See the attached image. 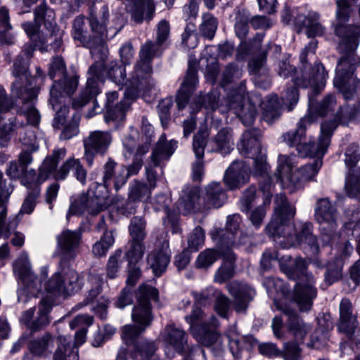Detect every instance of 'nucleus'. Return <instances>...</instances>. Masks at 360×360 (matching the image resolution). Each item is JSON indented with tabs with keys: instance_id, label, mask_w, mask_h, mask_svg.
Instances as JSON below:
<instances>
[{
	"instance_id": "nucleus-1",
	"label": "nucleus",
	"mask_w": 360,
	"mask_h": 360,
	"mask_svg": "<svg viewBox=\"0 0 360 360\" xmlns=\"http://www.w3.org/2000/svg\"><path fill=\"white\" fill-rule=\"evenodd\" d=\"M34 14V22H26L22 24V29L33 45L25 44L20 54L15 60L12 72L15 80L11 86V96L22 98V111L31 125L39 124L40 115L32 105L37 93L34 88L31 87L32 83L28 73V61L34 54L33 46L41 52L49 50L48 41L53 37L56 28L55 13L53 10L48 8L45 3L38 6Z\"/></svg>"
},
{
	"instance_id": "nucleus-2",
	"label": "nucleus",
	"mask_w": 360,
	"mask_h": 360,
	"mask_svg": "<svg viewBox=\"0 0 360 360\" xmlns=\"http://www.w3.org/2000/svg\"><path fill=\"white\" fill-rule=\"evenodd\" d=\"M336 24L335 32L340 39L338 50L345 53L338 61L335 77L333 80L336 87L345 100L352 98L360 91V80L354 76V51L359 45L360 26L345 25L351 13V4L349 0H338Z\"/></svg>"
},
{
	"instance_id": "nucleus-3",
	"label": "nucleus",
	"mask_w": 360,
	"mask_h": 360,
	"mask_svg": "<svg viewBox=\"0 0 360 360\" xmlns=\"http://www.w3.org/2000/svg\"><path fill=\"white\" fill-rule=\"evenodd\" d=\"M274 260H279L281 269L288 276L292 278H299V281L294 287L292 299L300 311L310 310L317 290L314 287V277L305 272L307 262L301 257L292 259L288 255L280 258L278 252L268 250L263 253L261 264L264 269H269L271 266V262Z\"/></svg>"
},
{
	"instance_id": "nucleus-4",
	"label": "nucleus",
	"mask_w": 360,
	"mask_h": 360,
	"mask_svg": "<svg viewBox=\"0 0 360 360\" xmlns=\"http://www.w3.org/2000/svg\"><path fill=\"white\" fill-rule=\"evenodd\" d=\"M295 214V208L290 205L284 195H278L275 198L274 214L266 226V233L272 236L286 238L288 244L285 247L295 245H307L313 255L319 252V245L316 237L312 234L311 223H301L297 226V233H289L292 226L288 223Z\"/></svg>"
},
{
	"instance_id": "nucleus-5",
	"label": "nucleus",
	"mask_w": 360,
	"mask_h": 360,
	"mask_svg": "<svg viewBox=\"0 0 360 360\" xmlns=\"http://www.w3.org/2000/svg\"><path fill=\"white\" fill-rule=\"evenodd\" d=\"M314 122L311 113L300 119L297 127L283 134V142L291 147H295L298 153L303 157H323L327 152L330 137L336 129L335 123H322L321 134L317 143L307 142L306 130Z\"/></svg>"
},
{
	"instance_id": "nucleus-6",
	"label": "nucleus",
	"mask_w": 360,
	"mask_h": 360,
	"mask_svg": "<svg viewBox=\"0 0 360 360\" xmlns=\"http://www.w3.org/2000/svg\"><path fill=\"white\" fill-rule=\"evenodd\" d=\"M67 150L65 148H56L50 156L46 158L41 166L39 167L38 175L34 169L29 170L23 182L25 184L34 182H44L51 174L57 181H62L67 178L70 171H72L77 181L82 185L86 184V170L81 163L79 159L73 157L67 159L63 165L56 169L59 161L63 160L66 155Z\"/></svg>"
},
{
	"instance_id": "nucleus-7",
	"label": "nucleus",
	"mask_w": 360,
	"mask_h": 360,
	"mask_svg": "<svg viewBox=\"0 0 360 360\" xmlns=\"http://www.w3.org/2000/svg\"><path fill=\"white\" fill-rule=\"evenodd\" d=\"M219 94L217 91H211L205 96H199L195 98L191 103L192 112L198 111L204 108L208 111H214L219 108L221 113L227 110H233V112L240 119L243 124L251 125L253 124L257 115V108L255 103V99L260 101L256 96L251 98H245L239 93H236L229 96L226 101V106L223 104L219 105Z\"/></svg>"
},
{
	"instance_id": "nucleus-8",
	"label": "nucleus",
	"mask_w": 360,
	"mask_h": 360,
	"mask_svg": "<svg viewBox=\"0 0 360 360\" xmlns=\"http://www.w3.org/2000/svg\"><path fill=\"white\" fill-rule=\"evenodd\" d=\"M102 12L103 17L101 22L98 21L93 11L89 14V25L92 32L95 35L92 39L86 34L84 16L79 15L77 17L73 22L72 35L74 40L79 45L89 48L91 50V54L96 53L98 47L103 49L105 48L104 41L106 39L113 38L123 26V20L119 17L116 20L115 27H110L108 30H106L105 22L108 17V11L105 6L103 7Z\"/></svg>"
},
{
	"instance_id": "nucleus-9",
	"label": "nucleus",
	"mask_w": 360,
	"mask_h": 360,
	"mask_svg": "<svg viewBox=\"0 0 360 360\" xmlns=\"http://www.w3.org/2000/svg\"><path fill=\"white\" fill-rule=\"evenodd\" d=\"M316 46L317 41L312 39L301 53L300 60L303 64V70L300 74L295 72V68L289 63L281 62L279 64L278 75L284 78L292 76L295 85L301 88L311 89L314 93L318 92L325 86L328 74L321 63H316L312 67L307 63V56H313Z\"/></svg>"
},
{
	"instance_id": "nucleus-10",
	"label": "nucleus",
	"mask_w": 360,
	"mask_h": 360,
	"mask_svg": "<svg viewBox=\"0 0 360 360\" xmlns=\"http://www.w3.org/2000/svg\"><path fill=\"white\" fill-rule=\"evenodd\" d=\"M116 163L110 158L104 165L103 185L94 183L86 193H82L70 205L67 217L85 212L95 215L107 207V188L114 178Z\"/></svg>"
},
{
	"instance_id": "nucleus-11",
	"label": "nucleus",
	"mask_w": 360,
	"mask_h": 360,
	"mask_svg": "<svg viewBox=\"0 0 360 360\" xmlns=\"http://www.w3.org/2000/svg\"><path fill=\"white\" fill-rule=\"evenodd\" d=\"M322 157H317L313 162L307 164L292 172L295 157L280 155L278 158L277 181L290 193L302 189L309 181H316V176L322 167Z\"/></svg>"
},
{
	"instance_id": "nucleus-12",
	"label": "nucleus",
	"mask_w": 360,
	"mask_h": 360,
	"mask_svg": "<svg viewBox=\"0 0 360 360\" xmlns=\"http://www.w3.org/2000/svg\"><path fill=\"white\" fill-rule=\"evenodd\" d=\"M190 325V332L197 342L209 348L214 356H220L223 348L219 334L214 330L218 321L213 316H207L201 309L194 307L191 314L185 317Z\"/></svg>"
},
{
	"instance_id": "nucleus-13",
	"label": "nucleus",
	"mask_w": 360,
	"mask_h": 360,
	"mask_svg": "<svg viewBox=\"0 0 360 360\" xmlns=\"http://www.w3.org/2000/svg\"><path fill=\"white\" fill-rule=\"evenodd\" d=\"M107 74L110 79L118 86L129 85V79H126V70L122 65L111 63L110 68L106 71L102 61L96 62L92 65L87 73V80L84 89L82 91L77 105L83 106L90 100L94 99L100 94L105 75Z\"/></svg>"
},
{
	"instance_id": "nucleus-14",
	"label": "nucleus",
	"mask_w": 360,
	"mask_h": 360,
	"mask_svg": "<svg viewBox=\"0 0 360 360\" xmlns=\"http://www.w3.org/2000/svg\"><path fill=\"white\" fill-rule=\"evenodd\" d=\"M158 45L151 41L146 43L141 47L139 60L134 66V71L129 78V85L126 87L124 95L126 98L135 99L140 91H145L152 84L150 77L153 58L155 56Z\"/></svg>"
},
{
	"instance_id": "nucleus-15",
	"label": "nucleus",
	"mask_w": 360,
	"mask_h": 360,
	"mask_svg": "<svg viewBox=\"0 0 360 360\" xmlns=\"http://www.w3.org/2000/svg\"><path fill=\"white\" fill-rule=\"evenodd\" d=\"M146 330L139 325L128 324L122 327V339L129 346L130 354H128L126 349L121 347L116 360H143L155 352L156 348L154 342L144 340L136 341V338Z\"/></svg>"
},
{
	"instance_id": "nucleus-16",
	"label": "nucleus",
	"mask_w": 360,
	"mask_h": 360,
	"mask_svg": "<svg viewBox=\"0 0 360 360\" xmlns=\"http://www.w3.org/2000/svg\"><path fill=\"white\" fill-rule=\"evenodd\" d=\"M78 86L77 77H64L63 80L55 82L50 89L49 103L56 112L53 127L60 128L66 122L69 108L65 100L75 91Z\"/></svg>"
},
{
	"instance_id": "nucleus-17",
	"label": "nucleus",
	"mask_w": 360,
	"mask_h": 360,
	"mask_svg": "<svg viewBox=\"0 0 360 360\" xmlns=\"http://www.w3.org/2000/svg\"><path fill=\"white\" fill-rule=\"evenodd\" d=\"M82 279L80 275L72 269H63L53 274L44 284V288L49 298L54 302L59 297H66L81 289Z\"/></svg>"
},
{
	"instance_id": "nucleus-18",
	"label": "nucleus",
	"mask_w": 360,
	"mask_h": 360,
	"mask_svg": "<svg viewBox=\"0 0 360 360\" xmlns=\"http://www.w3.org/2000/svg\"><path fill=\"white\" fill-rule=\"evenodd\" d=\"M319 19V13L308 10L305 6L295 8L291 11L285 8L282 13L283 23L294 25L297 32L304 29L308 37L321 36L324 33L325 29Z\"/></svg>"
},
{
	"instance_id": "nucleus-19",
	"label": "nucleus",
	"mask_w": 360,
	"mask_h": 360,
	"mask_svg": "<svg viewBox=\"0 0 360 360\" xmlns=\"http://www.w3.org/2000/svg\"><path fill=\"white\" fill-rule=\"evenodd\" d=\"M13 271L23 284L18 291V302L26 303L30 296L36 297L41 288V281L32 274L30 261L26 252H22L15 261Z\"/></svg>"
},
{
	"instance_id": "nucleus-20",
	"label": "nucleus",
	"mask_w": 360,
	"mask_h": 360,
	"mask_svg": "<svg viewBox=\"0 0 360 360\" xmlns=\"http://www.w3.org/2000/svg\"><path fill=\"white\" fill-rule=\"evenodd\" d=\"M315 219L320 225L321 240L323 245H331L338 238V214L335 207L328 198H322L317 201Z\"/></svg>"
},
{
	"instance_id": "nucleus-21",
	"label": "nucleus",
	"mask_w": 360,
	"mask_h": 360,
	"mask_svg": "<svg viewBox=\"0 0 360 360\" xmlns=\"http://www.w3.org/2000/svg\"><path fill=\"white\" fill-rule=\"evenodd\" d=\"M158 297L156 288L147 285H141L137 292V304L131 312L132 321L146 329L149 327L153 319L150 303L157 301Z\"/></svg>"
},
{
	"instance_id": "nucleus-22",
	"label": "nucleus",
	"mask_w": 360,
	"mask_h": 360,
	"mask_svg": "<svg viewBox=\"0 0 360 360\" xmlns=\"http://www.w3.org/2000/svg\"><path fill=\"white\" fill-rule=\"evenodd\" d=\"M53 304L54 300L53 298H49L48 295L43 297L39 303L37 313L35 314V308H30L25 311L22 314L20 321L32 331L44 328L49 323V313Z\"/></svg>"
},
{
	"instance_id": "nucleus-23",
	"label": "nucleus",
	"mask_w": 360,
	"mask_h": 360,
	"mask_svg": "<svg viewBox=\"0 0 360 360\" xmlns=\"http://www.w3.org/2000/svg\"><path fill=\"white\" fill-rule=\"evenodd\" d=\"M53 304L54 300L53 298H49L48 295L43 297L39 303L37 313L35 314V308H30L25 311L22 314L20 321L32 331L44 328L49 323V313Z\"/></svg>"
},
{
	"instance_id": "nucleus-24",
	"label": "nucleus",
	"mask_w": 360,
	"mask_h": 360,
	"mask_svg": "<svg viewBox=\"0 0 360 360\" xmlns=\"http://www.w3.org/2000/svg\"><path fill=\"white\" fill-rule=\"evenodd\" d=\"M160 338L165 344V352L168 358H172L175 353H182L188 349L186 332L173 323L165 326Z\"/></svg>"
},
{
	"instance_id": "nucleus-25",
	"label": "nucleus",
	"mask_w": 360,
	"mask_h": 360,
	"mask_svg": "<svg viewBox=\"0 0 360 360\" xmlns=\"http://www.w3.org/2000/svg\"><path fill=\"white\" fill-rule=\"evenodd\" d=\"M112 142L111 134L108 131H94L84 140V159L89 166H92L94 156L103 155Z\"/></svg>"
},
{
	"instance_id": "nucleus-26",
	"label": "nucleus",
	"mask_w": 360,
	"mask_h": 360,
	"mask_svg": "<svg viewBox=\"0 0 360 360\" xmlns=\"http://www.w3.org/2000/svg\"><path fill=\"white\" fill-rule=\"evenodd\" d=\"M141 130V134L138 140L134 137L136 134V130L134 129H131L130 134L123 140L124 147L129 154L133 153L136 148L137 155H144L149 150L153 137V127L145 117L142 118Z\"/></svg>"
},
{
	"instance_id": "nucleus-27",
	"label": "nucleus",
	"mask_w": 360,
	"mask_h": 360,
	"mask_svg": "<svg viewBox=\"0 0 360 360\" xmlns=\"http://www.w3.org/2000/svg\"><path fill=\"white\" fill-rule=\"evenodd\" d=\"M145 228L146 221L142 217H135L131 219L129 230L132 242L126 254L129 265L136 264L143 255L144 246L142 241L146 236Z\"/></svg>"
},
{
	"instance_id": "nucleus-28",
	"label": "nucleus",
	"mask_w": 360,
	"mask_h": 360,
	"mask_svg": "<svg viewBox=\"0 0 360 360\" xmlns=\"http://www.w3.org/2000/svg\"><path fill=\"white\" fill-rule=\"evenodd\" d=\"M340 321L338 325V330L345 333L349 338L356 342V345L360 349V327H357L356 316L353 314L352 302L349 299L342 300L339 307Z\"/></svg>"
},
{
	"instance_id": "nucleus-29",
	"label": "nucleus",
	"mask_w": 360,
	"mask_h": 360,
	"mask_svg": "<svg viewBox=\"0 0 360 360\" xmlns=\"http://www.w3.org/2000/svg\"><path fill=\"white\" fill-rule=\"evenodd\" d=\"M147 183L133 180L130 182L128 189V196L130 200L139 202L147 201L151 195L152 191L157 186L158 177L152 167L146 168Z\"/></svg>"
},
{
	"instance_id": "nucleus-30",
	"label": "nucleus",
	"mask_w": 360,
	"mask_h": 360,
	"mask_svg": "<svg viewBox=\"0 0 360 360\" xmlns=\"http://www.w3.org/2000/svg\"><path fill=\"white\" fill-rule=\"evenodd\" d=\"M15 130L19 134V139L25 148H30L31 151L38 149V144L34 132L29 126H21L11 122L8 124L0 125V145L5 146Z\"/></svg>"
},
{
	"instance_id": "nucleus-31",
	"label": "nucleus",
	"mask_w": 360,
	"mask_h": 360,
	"mask_svg": "<svg viewBox=\"0 0 360 360\" xmlns=\"http://www.w3.org/2000/svg\"><path fill=\"white\" fill-rule=\"evenodd\" d=\"M87 329L82 328L75 334V345L71 347L70 340L65 336L58 338V349H56L53 360H79L78 349L86 341Z\"/></svg>"
},
{
	"instance_id": "nucleus-32",
	"label": "nucleus",
	"mask_w": 360,
	"mask_h": 360,
	"mask_svg": "<svg viewBox=\"0 0 360 360\" xmlns=\"http://www.w3.org/2000/svg\"><path fill=\"white\" fill-rule=\"evenodd\" d=\"M352 245L347 241L338 248V255L326 266L324 281L327 285L339 281L342 276V268L345 260L348 258L353 252Z\"/></svg>"
},
{
	"instance_id": "nucleus-33",
	"label": "nucleus",
	"mask_w": 360,
	"mask_h": 360,
	"mask_svg": "<svg viewBox=\"0 0 360 360\" xmlns=\"http://www.w3.org/2000/svg\"><path fill=\"white\" fill-rule=\"evenodd\" d=\"M250 167L243 160H235L226 170L224 181L230 190L240 188L250 179Z\"/></svg>"
},
{
	"instance_id": "nucleus-34",
	"label": "nucleus",
	"mask_w": 360,
	"mask_h": 360,
	"mask_svg": "<svg viewBox=\"0 0 360 360\" xmlns=\"http://www.w3.org/2000/svg\"><path fill=\"white\" fill-rule=\"evenodd\" d=\"M13 191L11 185H7L3 180V173L0 172V233L7 238L15 230L18 223V216L10 221L8 224H4V219L6 216V203L8 198Z\"/></svg>"
},
{
	"instance_id": "nucleus-35",
	"label": "nucleus",
	"mask_w": 360,
	"mask_h": 360,
	"mask_svg": "<svg viewBox=\"0 0 360 360\" xmlns=\"http://www.w3.org/2000/svg\"><path fill=\"white\" fill-rule=\"evenodd\" d=\"M276 309L282 311L288 316L287 327L297 342H302L304 337L311 331V326L305 323L297 315L296 312L287 305L275 302Z\"/></svg>"
},
{
	"instance_id": "nucleus-36",
	"label": "nucleus",
	"mask_w": 360,
	"mask_h": 360,
	"mask_svg": "<svg viewBox=\"0 0 360 360\" xmlns=\"http://www.w3.org/2000/svg\"><path fill=\"white\" fill-rule=\"evenodd\" d=\"M227 289L234 297L235 310L239 313L244 312L255 295V290L248 285L238 281L230 283Z\"/></svg>"
},
{
	"instance_id": "nucleus-37",
	"label": "nucleus",
	"mask_w": 360,
	"mask_h": 360,
	"mask_svg": "<svg viewBox=\"0 0 360 360\" xmlns=\"http://www.w3.org/2000/svg\"><path fill=\"white\" fill-rule=\"evenodd\" d=\"M198 82L196 68L189 62L186 75L176 96V105L179 110H183L187 105L191 94L195 89Z\"/></svg>"
},
{
	"instance_id": "nucleus-38",
	"label": "nucleus",
	"mask_w": 360,
	"mask_h": 360,
	"mask_svg": "<svg viewBox=\"0 0 360 360\" xmlns=\"http://www.w3.org/2000/svg\"><path fill=\"white\" fill-rule=\"evenodd\" d=\"M261 132L257 129L246 130L242 135L238 144V149L244 156H255L258 153L264 150L262 148L259 139Z\"/></svg>"
},
{
	"instance_id": "nucleus-39",
	"label": "nucleus",
	"mask_w": 360,
	"mask_h": 360,
	"mask_svg": "<svg viewBox=\"0 0 360 360\" xmlns=\"http://www.w3.org/2000/svg\"><path fill=\"white\" fill-rule=\"evenodd\" d=\"M58 245L63 254L72 258L75 255V250L81 240V232L79 230H63L57 238Z\"/></svg>"
},
{
	"instance_id": "nucleus-40",
	"label": "nucleus",
	"mask_w": 360,
	"mask_h": 360,
	"mask_svg": "<svg viewBox=\"0 0 360 360\" xmlns=\"http://www.w3.org/2000/svg\"><path fill=\"white\" fill-rule=\"evenodd\" d=\"M202 206L210 207H220L226 200V194L219 183L212 182L205 188L201 195Z\"/></svg>"
},
{
	"instance_id": "nucleus-41",
	"label": "nucleus",
	"mask_w": 360,
	"mask_h": 360,
	"mask_svg": "<svg viewBox=\"0 0 360 360\" xmlns=\"http://www.w3.org/2000/svg\"><path fill=\"white\" fill-rule=\"evenodd\" d=\"M170 260V250L167 241L160 250H155L148 257V262L155 276H160L167 269Z\"/></svg>"
},
{
	"instance_id": "nucleus-42",
	"label": "nucleus",
	"mask_w": 360,
	"mask_h": 360,
	"mask_svg": "<svg viewBox=\"0 0 360 360\" xmlns=\"http://www.w3.org/2000/svg\"><path fill=\"white\" fill-rule=\"evenodd\" d=\"M323 87L324 86L316 93L313 92L312 89H310V92L309 93V113H311L314 120L315 117L313 114V111H316V114L323 117L330 115L336 109L340 110V108H341L338 105L336 97L333 94L327 95L317 106H314L313 95L319 94Z\"/></svg>"
},
{
	"instance_id": "nucleus-43",
	"label": "nucleus",
	"mask_w": 360,
	"mask_h": 360,
	"mask_svg": "<svg viewBox=\"0 0 360 360\" xmlns=\"http://www.w3.org/2000/svg\"><path fill=\"white\" fill-rule=\"evenodd\" d=\"M176 147L177 142L176 141H167L165 135H161L151 155L154 166H159L162 162L168 160Z\"/></svg>"
},
{
	"instance_id": "nucleus-44",
	"label": "nucleus",
	"mask_w": 360,
	"mask_h": 360,
	"mask_svg": "<svg viewBox=\"0 0 360 360\" xmlns=\"http://www.w3.org/2000/svg\"><path fill=\"white\" fill-rule=\"evenodd\" d=\"M261 191L264 195V200L262 205L258 206L250 212L249 219L255 229L260 228L264 219L266 217V207L271 202L272 196L271 184H263L261 186Z\"/></svg>"
},
{
	"instance_id": "nucleus-45",
	"label": "nucleus",
	"mask_w": 360,
	"mask_h": 360,
	"mask_svg": "<svg viewBox=\"0 0 360 360\" xmlns=\"http://www.w3.org/2000/svg\"><path fill=\"white\" fill-rule=\"evenodd\" d=\"M198 205H202V200L197 188L187 189L179 200L178 208L184 214L193 211Z\"/></svg>"
},
{
	"instance_id": "nucleus-46",
	"label": "nucleus",
	"mask_w": 360,
	"mask_h": 360,
	"mask_svg": "<svg viewBox=\"0 0 360 360\" xmlns=\"http://www.w3.org/2000/svg\"><path fill=\"white\" fill-rule=\"evenodd\" d=\"M360 117V101L355 102L352 105H347L340 108L333 120L325 121L324 122L330 124L335 123L336 127L339 124H347L351 121H354Z\"/></svg>"
},
{
	"instance_id": "nucleus-47",
	"label": "nucleus",
	"mask_w": 360,
	"mask_h": 360,
	"mask_svg": "<svg viewBox=\"0 0 360 360\" xmlns=\"http://www.w3.org/2000/svg\"><path fill=\"white\" fill-rule=\"evenodd\" d=\"M248 158H251L254 160V165L252 168V172L255 175L266 177L264 178L263 181L261 182L260 186L263 184H271V192H273V179H277V174L278 172L274 175V176H269L268 175V171L269 169V166L266 160V151L265 150L258 153V154L253 156H248Z\"/></svg>"
},
{
	"instance_id": "nucleus-48",
	"label": "nucleus",
	"mask_w": 360,
	"mask_h": 360,
	"mask_svg": "<svg viewBox=\"0 0 360 360\" xmlns=\"http://www.w3.org/2000/svg\"><path fill=\"white\" fill-rule=\"evenodd\" d=\"M224 262L221 266L216 271L214 276V281L223 283L229 280L234 274L235 256L231 250L223 253Z\"/></svg>"
},
{
	"instance_id": "nucleus-49",
	"label": "nucleus",
	"mask_w": 360,
	"mask_h": 360,
	"mask_svg": "<svg viewBox=\"0 0 360 360\" xmlns=\"http://www.w3.org/2000/svg\"><path fill=\"white\" fill-rule=\"evenodd\" d=\"M229 340V349L234 358L240 359L243 350L248 349L253 345L254 340L252 337H240L236 333L229 330L228 333Z\"/></svg>"
},
{
	"instance_id": "nucleus-50",
	"label": "nucleus",
	"mask_w": 360,
	"mask_h": 360,
	"mask_svg": "<svg viewBox=\"0 0 360 360\" xmlns=\"http://www.w3.org/2000/svg\"><path fill=\"white\" fill-rule=\"evenodd\" d=\"M213 144L212 151L218 152L222 155L229 154L233 148V143L231 139L230 130L222 129L211 141Z\"/></svg>"
},
{
	"instance_id": "nucleus-51",
	"label": "nucleus",
	"mask_w": 360,
	"mask_h": 360,
	"mask_svg": "<svg viewBox=\"0 0 360 360\" xmlns=\"http://www.w3.org/2000/svg\"><path fill=\"white\" fill-rule=\"evenodd\" d=\"M262 119L268 124H272L281 115V105L276 95H272L266 98L262 103Z\"/></svg>"
},
{
	"instance_id": "nucleus-52",
	"label": "nucleus",
	"mask_w": 360,
	"mask_h": 360,
	"mask_svg": "<svg viewBox=\"0 0 360 360\" xmlns=\"http://www.w3.org/2000/svg\"><path fill=\"white\" fill-rule=\"evenodd\" d=\"M134 99L130 98H124L119 103L115 105L106 107V112L105 115V120L107 122L113 121L115 122H120L124 121L125 118L126 112L129 109L131 102Z\"/></svg>"
},
{
	"instance_id": "nucleus-53",
	"label": "nucleus",
	"mask_w": 360,
	"mask_h": 360,
	"mask_svg": "<svg viewBox=\"0 0 360 360\" xmlns=\"http://www.w3.org/2000/svg\"><path fill=\"white\" fill-rule=\"evenodd\" d=\"M345 189L350 198L360 199V167L349 169L345 176Z\"/></svg>"
},
{
	"instance_id": "nucleus-54",
	"label": "nucleus",
	"mask_w": 360,
	"mask_h": 360,
	"mask_svg": "<svg viewBox=\"0 0 360 360\" xmlns=\"http://www.w3.org/2000/svg\"><path fill=\"white\" fill-rule=\"evenodd\" d=\"M160 206L157 207V210L164 209L167 217L164 219L163 223L167 228H170L173 234L181 233V229L179 223V216L175 213L169 210L168 206L166 205V198L164 195H158L157 198Z\"/></svg>"
},
{
	"instance_id": "nucleus-55",
	"label": "nucleus",
	"mask_w": 360,
	"mask_h": 360,
	"mask_svg": "<svg viewBox=\"0 0 360 360\" xmlns=\"http://www.w3.org/2000/svg\"><path fill=\"white\" fill-rule=\"evenodd\" d=\"M241 217L240 214H235L227 217L226 231L223 235L222 243L228 246H233L236 244V237L237 231L241 222Z\"/></svg>"
},
{
	"instance_id": "nucleus-56",
	"label": "nucleus",
	"mask_w": 360,
	"mask_h": 360,
	"mask_svg": "<svg viewBox=\"0 0 360 360\" xmlns=\"http://www.w3.org/2000/svg\"><path fill=\"white\" fill-rule=\"evenodd\" d=\"M23 180H24V179L22 180V184L25 187H27L28 189H32V191H30L28 193L27 197L25 200L22 205L21 207V209L20 210L19 214H30L33 211L34 206H35V200L37 199V198L39 196V195L40 193L39 185L42 184V183H39V182H36V183L32 182V183L25 184L23 182Z\"/></svg>"
},
{
	"instance_id": "nucleus-57",
	"label": "nucleus",
	"mask_w": 360,
	"mask_h": 360,
	"mask_svg": "<svg viewBox=\"0 0 360 360\" xmlns=\"http://www.w3.org/2000/svg\"><path fill=\"white\" fill-rule=\"evenodd\" d=\"M51 345V337L50 335L46 334L40 338L32 340L29 344V349L34 356H44L49 352Z\"/></svg>"
},
{
	"instance_id": "nucleus-58",
	"label": "nucleus",
	"mask_w": 360,
	"mask_h": 360,
	"mask_svg": "<svg viewBox=\"0 0 360 360\" xmlns=\"http://www.w3.org/2000/svg\"><path fill=\"white\" fill-rule=\"evenodd\" d=\"M221 252L212 248H207L202 251L197 257L195 264L198 269H208L219 257Z\"/></svg>"
},
{
	"instance_id": "nucleus-59",
	"label": "nucleus",
	"mask_w": 360,
	"mask_h": 360,
	"mask_svg": "<svg viewBox=\"0 0 360 360\" xmlns=\"http://www.w3.org/2000/svg\"><path fill=\"white\" fill-rule=\"evenodd\" d=\"M115 242L112 231H105L99 241H97L92 248V252L95 256L103 257L105 255L108 249Z\"/></svg>"
},
{
	"instance_id": "nucleus-60",
	"label": "nucleus",
	"mask_w": 360,
	"mask_h": 360,
	"mask_svg": "<svg viewBox=\"0 0 360 360\" xmlns=\"http://www.w3.org/2000/svg\"><path fill=\"white\" fill-rule=\"evenodd\" d=\"M89 282L93 285L92 288L89 291L86 298L84 302H81L75 306L76 308L80 309L82 307L92 302L101 292V287L103 282L102 277L99 274L89 275Z\"/></svg>"
},
{
	"instance_id": "nucleus-61",
	"label": "nucleus",
	"mask_w": 360,
	"mask_h": 360,
	"mask_svg": "<svg viewBox=\"0 0 360 360\" xmlns=\"http://www.w3.org/2000/svg\"><path fill=\"white\" fill-rule=\"evenodd\" d=\"M11 28L8 10L5 6H0V40L5 44L13 43L12 37L6 34Z\"/></svg>"
},
{
	"instance_id": "nucleus-62",
	"label": "nucleus",
	"mask_w": 360,
	"mask_h": 360,
	"mask_svg": "<svg viewBox=\"0 0 360 360\" xmlns=\"http://www.w3.org/2000/svg\"><path fill=\"white\" fill-rule=\"evenodd\" d=\"M208 135L206 130H200L193 136V150L196 159H202Z\"/></svg>"
},
{
	"instance_id": "nucleus-63",
	"label": "nucleus",
	"mask_w": 360,
	"mask_h": 360,
	"mask_svg": "<svg viewBox=\"0 0 360 360\" xmlns=\"http://www.w3.org/2000/svg\"><path fill=\"white\" fill-rule=\"evenodd\" d=\"M202 18L200 31L205 37L212 39L217 28V20L209 13L204 14Z\"/></svg>"
},
{
	"instance_id": "nucleus-64",
	"label": "nucleus",
	"mask_w": 360,
	"mask_h": 360,
	"mask_svg": "<svg viewBox=\"0 0 360 360\" xmlns=\"http://www.w3.org/2000/svg\"><path fill=\"white\" fill-rule=\"evenodd\" d=\"M281 355L284 360H302L301 356V349L297 343L286 342L283 345V352Z\"/></svg>"
}]
</instances>
